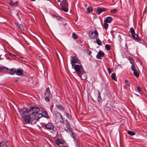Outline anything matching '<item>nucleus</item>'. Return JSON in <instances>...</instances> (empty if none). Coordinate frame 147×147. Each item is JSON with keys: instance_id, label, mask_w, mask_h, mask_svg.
Listing matches in <instances>:
<instances>
[{"instance_id": "f257e3e1", "label": "nucleus", "mask_w": 147, "mask_h": 147, "mask_svg": "<svg viewBox=\"0 0 147 147\" xmlns=\"http://www.w3.org/2000/svg\"><path fill=\"white\" fill-rule=\"evenodd\" d=\"M40 111L39 108L36 106L30 107L29 109H27L25 110H19L26 122L32 124L33 121V124L36 123L37 120L41 117V115L39 113Z\"/></svg>"}, {"instance_id": "f03ea898", "label": "nucleus", "mask_w": 147, "mask_h": 147, "mask_svg": "<svg viewBox=\"0 0 147 147\" xmlns=\"http://www.w3.org/2000/svg\"><path fill=\"white\" fill-rule=\"evenodd\" d=\"M62 7L61 10L67 12L68 11V3L66 0H63L60 3Z\"/></svg>"}, {"instance_id": "7ed1b4c3", "label": "nucleus", "mask_w": 147, "mask_h": 147, "mask_svg": "<svg viewBox=\"0 0 147 147\" xmlns=\"http://www.w3.org/2000/svg\"><path fill=\"white\" fill-rule=\"evenodd\" d=\"M89 37L91 39L97 38L98 36V33L96 30L94 31H90L89 32Z\"/></svg>"}, {"instance_id": "20e7f679", "label": "nucleus", "mask_w": 147, "mask_h": 147, "mask_svg": "<svg viewBox=\"0 0 147 147\" xmlns=\"http://www.w3.org/2000/svg\"><path fill=\"white\" fill-rule=\"evenodd\" d=\"M74 69L77 72V74L83 70V67L82 65H74Z\"/></svg>"}, {"instance_id": "39448f33", "label": "nucleus", "mask_w": 147, "mask_h": 147, "mask_svg": "<svg viewBox=\"0 0 147 147\" xmlns=\"http://www.w3.org/2000/svg\"><path fill=\"white\" fill-rule=\"evenodd\" d=\"M71 63L73 67L74 66V64L77 63L78 62V59L76 56H71Z\"/></svg>"}, {"instance_id": "423d86ee", "label": "nucleus", "mask_w": 147, "mask_h": 147, "mask_svg": "<svg viewBox=\"0 0 147 147\" xmlns=\"http://www.w3.org/2000/svg\"><path fill=\"white\" fill-rule=\"evenodd\" d=\"M78 76L82 80H84L86 78V74L85 72L83 70L80 72L78 74Z\"/></svg>"}, {"instance_id": "0eeeda50", "label": "nucleus", "mask_w": 147, "mask_h": 147, "mask_svg": "<svg viewBox=\"0 0 147 147\" xmlns=\"http://www.w3.org/2000/svg\"><path fill=\"white\" fill-rule=\"evenodd\" d=\"M45 97H52V94H51L49 87L46 88L45 91Z\"/></svg>"}, {"instance_id": "6e6552de", "label": "nucleus", "mask_w": 147, "mask_h": 147, "mask_svg": "<svg viewBox=\"0 0 147 147\" xmlns=\"http://www.w3.org/2000/svg\"><path fill=\"white\" fill-rule=\"evenodd\" d=\"M107 9L105 8H97L96 11V12L98 15L103 11H105L107 10Z\"/></svg>"}, {"instance_id": "1a4fd4ad", "label": "nucleus", "mask_w": 147, "mask_h": 147, "mask_svg": "<svg viewBox=\"0 0 147 147\" xmlns=\"http://www.w3.org/2000/svg\"><path fill=\"white\" fill-rule=\"evenodd\" d=\"M55 142L59 147H62L63 144L64 143V141L63 140L58 139L56 140Z\"/></svg>"}, {"instance_id": "9d476101", "label": "nucleus", "mask_w": 147, "mask_h": 147, "mask_svg": "<svg viewBox=\"0 0 147 147\" xmlns=\"http://www.w3.org/2000/svg\"><path fill=\"white\" fill-rule=\"evenodd\" d=\"M45 127L47 129L49 130H53L54 128V127L52 123H49L47 124H45Z\"/></svg>"}, {"instance_id": "9b49d317", "label": "nucleus", "mask_w": 147, "mask_h": 147, "mask_svg": "<svg viewBox=\"0 0 147 147\" xmlns=\"http://www.w3.org/2000/svg\"><path fill=\"white\" fill-rule=\"evenodd\" d=\"M9 144V141H3L0 143V147H7Z\"/></svg>"}, {"instance_id": "f8f14e48", "label": "nucleus", "mask_w": 147, "mask_h": 147, "mask_svg": "<svg viewBox=\"0 0 147 147\" xmlns=\"http://www.w3.org/2000/svg\"><path fill=\"white\" fill-rule=\"evenodd\" d=\"M105 55L103 52L101 51H99L98 52L97 55H96V58L98 59H100V57H102L104 56Z\"/></svg>"}, {"instance_id": "ddd939ff", "label": "nucleus", "mask_w": 147, "mask_h": 147, "mask_svg": "<svg viewBox=\"0 0 147 147\" xmlns=\"http://www.w3.org/2000/svg\"><path fill=\"white\" fill-rule=\"evenodd\" d=\"M55 107L57 109H59L60 111H63L65 109V107L64 106H61L60 105H56Z\"/></svg>"}, {"instance_id": "4468645a", "label": "nucleus", "mask_w": 147, "mask_h": 147, "mask_svg": "<svg viewBox=\"0 0 147 147\" xmlns=\"http://www.w3.org/2000/svg\"><path fill=\"white\" fill-rule=\"evenodd\" d=\"M112 21V18L110 16L108 17L105 20L104 22L106 23H110Z\"/></svg>"}, {"instance_id": "2eb2a0df", "label": "nucleus", "mask_w": 147, "mask_h": 147, "mask_svg": "<svg viewBox=\"0 0 147 147\" xmlns=\"http://www.w3.org/2000/svg\"><path fill=\"white\" fill-rule=\"evenodd\" d=\"M40 114L41 115V117L42 116L47 118L49 117L47 112L46 111H43L42 112V114L40 113Z\"/></svg>"}, {"instance_id": "dca6fc26", "label": "nucleus", "mask_w": 147, "mask_h": 147, "mask_svg": "<svg viewBox=\"0 0 147 147\" xmlns=\"http://www.w3.org/2000/svg\"><path fill=\"white\" fill-rule=\"evenodd\" d=\"M132 37L134 39L137 41H139L140 40V39L139 38L138 36L136 34H134L133 35H132Z\"/></svg>"}, {"instance_id": "f3484780", "label": "nucleus", "mask_w": 147, "mask_h": 147, "mask_svg": "<svg viewBox=\"0 0 147 147\" xmlns=\"http://www.w3.org/2000/svg\"><path fill=\"white\" fill-rule=\"evenodd\" d=\"M16 73L17 75L20 76L22 75L23 72L20 69H18L16 71Z\"/></svg>"}, {"instance_id": "a211bd4d", "label": "nucleus", "mask_w": 147, "mask_h": 147, "mask_svg": "<svg viewBox=\"0 0 147 147\" xmlns=\"http://www.w3.org/2000/svg\"><path fill=\"white\" fill-rule=\"evenodd\" d=\"M8 68L4 67L1 66L0 67V71L3 72L6 71L8 70Z\"/></svg>"}, {"instance_id": "6ab92c4d", "label": "nucleus", "mask_w": 147, "mask_h": 147, "mask_svg": "<svg viewBox=\"0 0 147 147\" xmlns=\"http://www.w3.org/2000/svg\"><path fill=\"white\" fill-rule=\"evenodd\" d=\"M55 117L59 119H60L62 118V116L61 113L59 112H56L55 113Z\"/></svg>"}, {"instance_id": "aec40b11", "label": "nucleus", "mask_w": 147, "mask_h": 147, "mask_svg": "<svg viewBox=\"0 0 147 147\" xmlns=\"http://www.w3.org/2000/svg\"><path fill=\"white\" fill-rule=\"evenodd\" d=\"M16 69L15 68L11 69H9V73L10 74L13 75L16 73Z\"/></svg>"}, {"instance_id": "412c9836", "label": "nucleus", "mask_w": 147, "mask_h": 147, "mask_svg": "<svg viewBox=\"0 0 147 147\" xmlns=\"http://www.w3.org/2000/svg\"><path fill=\"white\" fill-rule=\"evenodd\" d=\"M128 59H129L130 63L132 65L135 64L134 60L132 57L129 56Z\"/></svg>"}, {"instance_id": "4be33fe9", "label": "nucleus", "mask_w": 147, "mask_h": 147, "mask_svg": "<svg viewBox=\"0 0 147 147\" xmlns=\"http://www.w3.org/2000/svg\"><path fill=\"white\" fill-rule=\"evenodd\" d=\"M134 74L135 76L138 78L139 76V72L136 70L133 71Z\"/></svg>"}, {"instance_id": "5701e85b", "label": "nucleus", "mask_w": 147, "mask_h": 147, "mask_svg": "<svg viewBox=\"0 0 147 147\" xmlns=\"http://www.w3.org/2000/svg\"><path fill=\"white\" fill-rule=\"evenodd\" d=\"M16 26L20 29L21 30H22L24 29L23 28V26L22 24H19L18 23H17L16 24Z\"/></svg>"}, {"instance_id": "b1692460", "label": "nucleus", "mask_w": 147, "mask_h": 147, "mask_svg": "<svg viewBox=\"0 0 147 147\" xmlns=\"http://www.w3.org/2000/svg\"><path fill=\"white\" fill-rule=\"evenodd\" d=\"M111 77L112 79L115 80V81H116L117 80V78L116 77V74L115 73H113L111 75Z\"/></svg>"}, {"instance_id": "393cba45", "label": "nucleus", "mask_w": 147, "mask_h": 147, "mask_svg": "<svg viewBox=\"0 0 147 147\" xmlns=\"http://www.w3.org/2000/svg\"><path fill=\"white\" fill-rule=\"evenodd\" d=\"M70 126H67V127L65 128V130L68 132H69L71 131V129L70 128Z\"/></svg>"}, {"instance_id": "a878e982", "label": "nucleus", "mask_w": 147, "mask_h": 147, "mask_svg": "<svg viewBox=\"0 0 147 147\" xmlns=\"http://www.w3.org/2000/svg\"><path fill=\"white\" fill-rule=\"evenodd\" d=\"M92 8L91 7H87V12L89 13L91 12H92Z\"/></svg>"}, {"instance_id": "bb28decb", "label": "nucleus", "mask_w": 147, "mask_h": 147, "mask_svg": "<svg viewBox=\"0 0 147 147\" xmlns=\"http://www.w3.org/2000/svg\"><path fill=\"white\" fill-rule=\"evenodd\" d=\"M127 133L130 136H134L135 135V133L133 131H128Z\"/></svg>"}, {"instance_id": "cd10ccee", "label": "nucleus", "mask_w": 147, "mask_h": 147, "mask_svg": "<svg viewBox=\"0 0 147 147\" xmlns=\"http://www.w3.org/2000/svg\"><path fill=\"white\" fill-rule=\"evenodd\" d=\"M105 49L107 51H109L111 49V47L109 45L107 44L105 46Z\"/></svg>"}, {"instance_id": "c85d7f7f", "label": "nucleus", "mask_w": 147, "mask_h": 147, "mask_svg": "<svg viewBox=\"0 0 147 147\" xmlns=\"http://www.w3.org/2000/svg\"><path fill=\"white\" fill-rule=\"evenodd\" d=\"M96 42L98 45L100 46L102 45V42L100 40L97 39L96 40Z\"/></svg>"}, {"instance_id": "c756f323", "label": "nucleus", "mask_w": 147, "mask_h": 147, "mask_svg": "<svg viewBox=\"0 0 147 147\" xmlns=\"http://www.w3.org/2000/svg\"><path fill=\"white\" fill-rule=\"evenodd\" d=\"M131 68L133 71H134L135 70H136V68L135 66V64L132 65Z\"/></svg>"}, {"instance_id": "7c9ffc66", "label": "nucleus", "mask_w": 147, "mask_h": 147, "mask_svg": "<svg viewBox=\"0 0 147 147\" xmlns=\"http://www.w3.org/2000/svg\"><path fill=\"white\" fill-rule=\"evenodd\" d=\"M130 30L131 33L132 34V35H133V34H135V30L133 29V28H131Z\"/></svg>"}, {"instance_id": "2f4dec72", "label": "nucleus", "mask_w": 147, "mask_h": 147, "mask_svg": "<svg viewBox=\"0 0 147 147\" xmlns=\"http://www.w3.org/2000/svg\"><path fill=\"white\" fill-rule=\"evenodd\" d=\"M72 36L73 38L75 39H76L78 38V35L74 32L72 33Z\"/></svg>"}, {"instance_id": "473e14b6", "label": "nucleus", "mask_w": 147, "mask_h": 147, "mask_svg": "<svg viewBox=\"0 0 147 147\" xmlns=\"http://www.w3.org/2000/svg\"><path fill=\"white\" fill-rule=\"evenodd\" d=\"M109 25L107 23L104 22V28L106 30H107L108 27Z\"/></svg>"}, {"instance_id": "72a5a7b5", "label": "nucleus", "mask_w": 147, "mask_h": 147, "mask_svg": "<svg viewBox=\"0 0 147 147\" xmlns=\"http://www.w3.org/2000/svg\"><path fill=\"white\" fill-rule=\"evenodd\" d=\"M98 101H100L101 100V97L100 96V93L99 91L98 92Z\"/></svg>"}, {"instance_id": "f704fd0d", "label": "nucleus", "mask_w": 147, "mask_h": 147, "mask_svg": "<svg viewBox=\"0 0 147 147\" xmlns=\"http://www.w3.org/2000/svg\"><path fill=\"white\" fill-rule=\"evenodd\" d=\"M117 10L115 9H113L111 10V12L113 13H115L117 11Z\"/></svg>"}, {"instance_id": "c9c22d12", "label": "nucleus", "mask_w": 147, "mask_h": 147, "mask_svg": "<svg viewBox=\"0 0 147 147\" xmlns=\"http://www.w3.org/2000/svg\"><path fill=\"white\" fill-rule=\"evenodd\" d=\"M137 89L139 93H140V92H141L142 91V89L139 86H138L137 87Z\"/></svg>"}, {"instance_id": "e433bc0d", "label": "nucleus", "mask_w": 147, "mask_h": 147, "mask_svg": "<svg viewBox=\"0 0 147 147\" xmlns=\"http://www.w3.org/2000/svg\"><path fill=\"white\" fill-rule=\"evenodd\" d=\"M14 3L15 2L14 1H13L11 0L10 1V2L9 3V4L11 6H13Z\"/></svg>"}, {"instance_id": "4c0bfd02", "label": "nucleus", "mask_w": 147, "mask_h": 147, "mask_svg": "<svg viewBox=\"0 0 147 147\" xmlns=\"http://www.w3.org/2000/svg\"><path fill=\"white\" fill-rule=\"evenodd\" d=\"M64 123L67 125V126H70L68 121L67 120H65L64 121Z\"/></svg>"}, {"instance_id": "58836bf2", "label": "nucleus", "mask_w": 147, "mask_h": 147, "mask_svg": "<svg viewBox=\"0 0 147 147\" xmlns=\"http://www.w3.org/2000/svg\"><path fill=\"white\" fill-rule=\"evenodd\" d=\"M51 97H46L45 98V99L46 101H49V98H51Z\"/></svg>"}, {"instance_id": "ea45409f", "label": "nucleus", "mask_w": 147, "mask_h": 147, "mask_svg": "<svg viewBox=\"0 0 147 147\" xmlns=\"http://www.w3.org/2000/svg\"><path fill=\"white\" fill-rule=\"evenodd\" d=\"M125 82L126 84H127V86H130V83L127 80H125Z\"/></svg>"}, {"instance_id": "a19ab883", "label": "nucleus", "mask_w": 147, "mask_h": 147, "mask_svg": "<svg viewBox=\"0 0 147 147\" xmlns=\"http://www.w3.org/2000/svg\"><path fill=\"white\" fill-rule=\"evenodd\" d=\"M107 69V70L108 71V72H109V74H110L111 73V72H112V71L111 69V68H108Z\"/></svg>"}, {"instance_id": "79ce46f5", "label": "nucleus", "mask_w": 147, "mask_h": 147, "mask_svg": "<svg viewBox=\"0 0 147 147\" xmlns=\"http://www.w3.org/2000/svg\"><path fill=\"white\" fill-rule=\"evenodd\" d=\"M71 132V136L72 138H74V135L72 131V130H71V131H70Z\"/></svg>"}, {"instance_id": "37998d69", "label": "nucleus", "mask_w": 147, "mask_h": 147, "mask_svg": "<svg viewBox=\"0 0 147 147\" xmlns=\"http://www.w3.org/2000/svg\"><path fill=\"white\" fill-rule=\"evenodd\" d=\"M18 1H16V2L14 4V5L13 6H17L18 5Z\"/></svg>"}, {"instance_id": "c03bdc74", "label": "nucleus", "mask_w": 147, "mask_h": 147, "mask_svg": "<svg viewBox=\"0 0 147 147\" xmlns=\"http://www.w3.org/2000/svg\"><path fill=\"white\" fill-rule=\"evenodd\" d=\"M9 55L11 56H15V55L11 53H9Z\"/></svg>"}, {"instance_id": "a18cd8bd", "label": "nucleus", "mask_w": 147, "mask_h": 147, "mask_svg": "<svg viewBox=\"0 0 147 147\" xmlns=\"http://www.w3.org/2000/svg\"><path fill=\"white\" fill-rule=\"evenodd\" d=\"M66 115L67 116V117L68 118H69V117H70V116H69V114H67V113L66 114Z\"/></svg>"}, {"instance_id": "49530a36", "label": "nucleus", "mask_w": 147, "mask_h": 147, "mask_svg": "<svg viewBox=\"0 0 147 147\" xmlns=\"http://www.w3.org/2000/svg\"><path fill=\"white\" fill-rule=\"evenodd\" d=\"M92 52L91 51H89V52H88V55H90L92 53Z\"/></svg>"}, {"instance_id": "de8ad7c7", "label": "nucleus", "mask_w": 147, "mask_h": 147, "mask_svg": "<svg viewBox=\"0 0 147 147\" xmlns=\"http://www.w3.org/2000/svg\"><path fill=\"white\" fill-rule=\"evenodd\" d=\"M123 88L124 89H125L126 88V86H123Z\"/></svg>"}, {"instance_id": "09e8293b", "label": "nucleus", "mask_w": 147, "mask_h": 147, "mask_svg": "<svg viewBox=\"0 0 147 147\" xmlns=\"http://www.w3.org/2000/svg\"><path fill=\"white\" fill-rule=\"evenodd\" d=\"M60 121L61 122H63V119H62V121Z\"/></svg>"}, {"instance_id": "8fccbe9b", "label": "nucleus", "mask_w": 147, "mask_h": 147, "mask_svg": "<svg viewBox=\"0 0 147 147\" xmlns=\"http://www.w3.org/2000/svg\"><path fill=\"white\" fill-rule=\"evenodd\" d=\"M59 17L58 18H57V20H58V19L59 20Z\"/></svg>"}, {"instance_id": "3c124183", "label": "nucleus", "mask_w": 147, "mask_h": 147, "mask_svg": "<svg viewBox=\"0 0 147 147\" xmlns=\"http://www.w3.org/2000/svg\"><path fill=\"white\" fill-rule=\"evenodd\" d=\"M31 1H35V0H31Z\"/></svg>"}]
</instances>
